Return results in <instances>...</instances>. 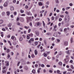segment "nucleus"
<instances>
[{"instance_id":"obj_46","label":"nucleus","mask_w":74,"mask_h":74,"mask_svg":"<svg viewBox=\"0 0 74 74\" xmlns=\"http://www.w3.org/2000/svg\"><path fill=\"white\" fill-rule=\"evenodd\" d=\"M2 30L3 31V32H5V29L4 28H3L2 29Z\"/></svg>"},{"instance_id":"obj_13","label":"nucleus","mask_w":74,"mask_h":74,"mask_svg":"<svg viewBox=\"0 0 74 74\" xmlns=\"http://www.w3.org/2000/svg\"><path fill=\"white\" fill-rule=\"evenodd\" d=\"M41 69V68H39L38 69V70H37L38 73H40V70Z\"/></svg>"},{"instance_id":"obj_25","label":"nucleus","mask_w":74,"mask_h":74,"mask_svg":"<svg viewBox=\"0 0 74 74\" xmlns=\"http://www.w3.org/2000/svg\"><path fill=\"white\" fill-rule=\"evenodd\" d=\"M10 10L11 11H13L14 10V8L13 7H12L10 8Z\"/></svg>"},{"instance_id":"obj_58","label":"nucleus","mask_w":74,"mask_h":74,"mask_svg":"<svg viewBox=\"0 0 74 74\" xmlns=\"http://www.w3.org/2000/svg\"><path fill=\"white\" fill-rule=\"evenodd\" d=\"M10 35H8L7 36V37H8V38H10Z\"/></svg>"},{"instance_id":"obj_63","label":"nucleus","mask_w":74,"mask_h":74,"mask_svg":"<svg viewBox=\"0 0 74 74\" xmlns=\"http://www.w3.org/2000/svg\"><path fill=\"white\" fill-rule=\"evenodd\" d=\"M71 59H74V57H73V56H71Z\"/></svg>"},{"instance_id":"obj_18","label":"nucleus","mask_w":74,"mask_h":74,"mask_svg":"<svg viewBox=\"0 0 74 74\" xmlns=\"http://www.w3.org/2000/svg\"><path fill=\"white\" fill-rule=\"evenodd\" d=\"M5 15V12H2V16H4V15Z\"/></svg>"},{"instance_id":"obj_60","label":"nucleus","mask_w":74,"mask_h":74,"mask_svg":"<svg viewBox=\"0 0 74 74\" xmlns=\"http://www.w3.org/2000/svg\"><path fill=\"white\" fill-rule=\"evenodd\" d=\"M14 14L15 15H16V12H14Z\"/></svg>"},{"instance_id":"obj_62","label":"nucleus","mask_w":74,"mask_h":74,"mask_svg":"<svg viewBox=\"0 0 74 74\" xmlns=\"http://www.w3.org/2000/svg\"><path fill=\"white\" fill-rule=\"evenodd\" d=\"M69 5L70 6H73V4L72 3H69Z\"/></svg>"},{"instance_id":"obj_37","label":"nucleus","mask_w":74,"mask_h":74,"mask_svg":"<svg viewBox=\"0 0 74 74\" xmlns=\"http://www.w3.org/2000/svg\"><path fill=\"white\" fill-rule=\"evenodd\" d=\"M38 4L39 5H42V3L41 2L39 3Z\"/></svg>"},{"instance_id":"obj_7","label":"nucleus","mask_w":74,"mask_h":74,"mask_svg":"<svg viewBox=\"0 0 74 74\" xmlns=\"http://www.w3.org/2000/svg\"><path fill=\"white\" fill-rule=\"evenodd\" d=\"M34 52L35 53V55H37V54L38 53V52H37V50L36 49L34 51Z\"/></svg>"},{"instance_id":"obj_5","label":"nucleus","mask_w":74,"mask_h":74,"mask_svg":"<svg viewBox=\"0 0 74 74\" xmlns=\"http://www.w3.org/2000/svg\"><path fill=\"white\" fill-rule=\"evenodd\" d=\"M26 14L27 15H31L32 16V13H31V12H26Z\"/></svg>"},{"instance_id":"obj_33","label":"nucleus","mask_w":74,"mask_h":74,"mask_svg":"<svg viewBox=\"0 0 74 74\" xmlns=\"http://www.w3.org/2000/svg\"><path fill=\"white\" fill-rule=\"evenodd\" d=\"M66 31H67V28H65L64 29V31L65 33H66Z\"/></svg>"},{"instance_id":"obj_55","label":"nucleus","mask_w":74,"mask_h":74,"mask_svg":"<svg viewBox=\"0 0 74 74\" xmlns=\"http://www.w3.org/2000/svg\"><path fill=\"white\" fill-rule=\"evenodd\" d=\"M16 24L17 25H20V23H19V22H17L16 23Z\"/></svg>"},{"instance_id":"obj_49","label":"nucleus","mask_w":74,"mask_h":74,"mask_svg":"<svg viewBox=\"0 0 74 74\" xmlns=\"http://www.w3.org/2000/svg\"><path fill=\"white\" fill-rule=\"evenodd\" d=\"M30 32H31V29H29L28 30V33H30Z\"/></svg>"},{"instance_id":"obj_50","label":"nucleus","mask_w":74,"mask_h":74,"mask_svg":"<svg viewBox=\"0 0 74 74\" xmlns=\"http://www.w3.org/2000/svg\"><path fill=\"white\" fill-rule=\"evenodd\" d=\"M70 7H67L66 8V10H69V9H70Z\"/></svg>"},{"instance_id":"obj_44","label":"nucleus","mask_w":74,"mask_h":74,"mask_svg":"<svg viewBox=\"0 0 74 74\" xmlns=\"http://www.w3.org/2000/svg\"><path fill=\"white\" fill-rule=\"evenodd\" d=\"M71 67L72 69H74V66L72 65L71 66Z\"/></svg>"},{"instance_id":"obj_15","label":"nucleus","mask_w":74,"mask_h":74,"mask_svg":"<svg viewBox=\"0 0 74 74\" xmlns=\"http://www.w3.org/2000/svg\"><path fill=\"white\" fill-rule=\"evenodd\" d=\"M6 13L7 14V15H8V16H9V15H10V12L9 11L7 12Z\"/></svg>"},{"instance_id":"obj_26","label":"nucleus","mask_w":74,"mask_h":74,"mask_svg":"<svg viewBox=\"0 0 74 74\" xmlns=\"http://www.w3.org/2000/svg\"><path fill=\"white\" fill-rule=\"evenodd\" d=\"M31 57L32 58H34L35 57V56H34V54H32L31 55Z\"/></svg>"},{"instance_id":"obj_11","label":"nucleus","mask_w":74,"mask_h":74,"mask_svg":"<svg viewBox=\"0 0 74 74\" xmlns=\"http://www.w3.org/2000/svg\"><path fill=\"white\" fill-rule=\"evenodd\" d=\"M64 60L65 63H67V62H69V60L68 59H65Z\"/></svg>"},{"instance_id":"obj_28","label":"nucleus","mask_w":74,"mask_h":74,"mask_svg":"<svg viewBox=\"0 0 74 74\" xmlns=\"http://www.w3.org/2000/svg\"><path fill=\"white\" fill-rule=\"evenodd\" d=\"M30 19H31V17H27V19L28 21V20H29Z\"/></svg>"},{"instance_id":"obj_56","label":"nucleus","mask_w":74,"mask_h":74,"mask_svg":"<svg viewBox=\"0 0 74 74\" xmlns=\"http://www.w3.org/2000/svg\"><path fill=\"white\" fill-rule=\"evenodd\" d=\"M60 11L58 9L57 10H56V12H59Z\"/></svg>"},{"instance_id":"obj_22","label":"nucleus","mask_w":74,"mask_h":74,"mask_svg":"<svg viewBox=\"0 0 74 74\" xmlns=\"http://www.w3.org/2000/svg\"><path fill=\"white\" fill-rule=\"evenodd\" d=\"M24 27L26 29H28L29 28H30V27H27L26 26H25Z\"/></svg>"},{"instance_id":"obj_8","label":"nucleus","mask_w":74,"mask_h":74,"mask_svg":"<svg viewBox=\"0 0 74 74\" xmlns=\"http://www.w3.org/2000/svg\"><path fill=\"white\" fill-rule=\"evenodd\" d=\"M70 41L71 44H72L73 42V38H70Z\"/></svg>"},{"instance_id":"obj_19","label":"nucleus","mask_w":74,"mask_h":74,"mask_svg":"<svg viewBox=\"0 0 74 74\" xmlns=\"http://www.w3.org/2000/svg\"><path fill=\"white\" fill-rule=\"evenodd\" d=\"M42 24L43 25V27H45V23L44 21H43L42 22Z\"/></svg>"},{"instance_id":"obj_54","label":"nucleus","mask_w":74,"mask_h":74,"mask_svg":"<svg viewBox=\"0 0 74 74\" xmlns=\"http://www.w3.org/2000/svg\"><path fill=\"white\" fill-rule=\"evenodd\" d=\"M54 17L52 16L51 17V20H52L53 21L54 20Z\"/></svg>"},{"instance_id":"obj_36","label":"nucleus","mask_w":74,"mask_h":74,"mask_svg":"<svg viewBox=\"0 0 74 74\" xmlns=\"http://www.w3.org/2000/svg\"><path fill=\"white\" fill-rule=\"evenodd\" d=\"M11 51V50L9 49H8L7 50V51L8 53V52H10Z\"/></svg>"},{"instance_id":"obj_48","label":"nucleus","mask_w":74,"mask_h":74,"mask_svg":"<svg viewBox=\"0 0 74 74\" xmlns=\"http://www.w3.org/2000/svg\"><path fill=\"white\" fill-rule=\"evenodd\" d=\"M60 71L59 70H57V73L58 74H59V73H60Z\"/></svg>"},{"instance_id":"obj_45","label":"nucleus","mask_w":74,"mask_h":74,"mask_svg":"<svg viewBox=\"0 0 74 74\" xmlns=\"http://www.w3.org/2000/svg\"><path fill=\"white\" fill-rule=\"evenodd\" d=\"M60 18H64V16L63 15H60Z\"/></svg>"},{"instance_id":"obj_47","label":"nucleus","mask_w":74,"mask_h":74,"mask_svg":"<svg viewBox=\"0 0 74 74\" xmlns=\"http://www.w3.org/2000/svg\"><path fill=\"white\" fill-rule=\"evenodd\" d=\"M30 41H34V38H31L30 39Z\"/></svg>"},{"instance_id":"obj_4","label":"nucleus","mask_w":74,"mask_h":74,"mask_svg":"<svg viewBox=\"0 0 74 74\" xmlns=\"http://www.w3.org/2000/svg\"><path fill=\"white\" fill-rule=\"evenodd\" d=\"M11 39H12V40L14 41V40H16V37H15L14 36H12L11 37Z\"/></svg>"},{"instance_id":"obj_43","label":"nucleus","mask_w":74,"mask_h":74,"mask_svg":"<svg viewBox=\"0 0 74 74\" xmlns=\"http://www.w3.org/2000/svg\"><path fill=\"white\" fill-rule=\"evenodd\" d=\"M25 70H27V69H28V68H27V66H25Z\"/></svg>"},{"instance_id":"obj_6","label":"nucleus","mask_w":74,"mask_h":74,"mask_svg":"<svg viewBox=\"0 0 74 74\" xmlns=\"http://www.w3.org/2000/svg\"><path fill=\"white\" fill-rule=\"evenodd\" d=\"M3 6L5 7H6L7 6H8V3H7V2L5 3L4 4H3Z\"/></svg>"},{"instance_id":"obj_59","label":"nucleus","mask_w":74,"mask_h":74,"mask_svg":"<svg viewBox=\"0 0 74 74\" xmlns=\"http://www.w3.org/2000/svg\"><path fill=\"white\" fill-rule=\"evenodd\" d=\"M3 73H5V70H3L2 71Z\"/></svg>"},{"instance_id":"obj_51","label":"nucleus","mask_w":74,"mask_h":74,"mask_svg":"<svg viewBox=\"0 0 74 74\" xmlns=\"http://www.w3.org/2000/svg\"><path fill=\"white\" fill-rule=\"evenodd\" d=\"M29 26H30L31 27H32L33 26L32 25V22L30 23Z\"/></svg>"},{"instance_id":"obj_52","label":"nucleus","mask_w":74,"mask_h":74,"mask_svg":"<svg viewBox=\"0 0 74 74\" xmlns=\"http://www.w3.org/2000/svg\"><path fill=\"white\" fill-rule=\"evenodd\" d=\"M57 41L58 42H60V40L58 39H57Z\"/></svg>"},{"instance_id":"obj_64","label":"nucleus","mask_w":74,"mask_h":74,"mask_svg":"<svg viewBox=\"0 0 74 74\" xmlns=\"http://www.w3.org/2000/svg\"><path fill=\"white\" fill-rule=\"evenodd\" d=\"M40 23L39 22H38L37 23V26H39V25H40Z\"/></svg>"},{"instance_id":"obj_14","label":"nucleus","mask_w":74,"mask_h":74,"mask_svg":"<svg viewBox=\"0 0 74 74\" xmlns=\"http://www.w3.org/2000/svg\"><path fill=\"white\" fill-rule=\"evenodd\" d=\"M11 26H12V24L10 23L8 24V27H11Z\"/></svg>"},{"instance_id":"obj_29","label":"nucleus","mask_w":74,"mask_h":74,"mask_svg":"<svg viewBox=\"0 0 74 74\" xmlns=\"http://www.w3.org/2000/svg\"><path fill=\"white\" fill-rule=\"evenodd\" d=\"M44 44L45 45H47V40H44Z\"/></svg>"},{"instance_id":"obj_24","label":"nucleus","mask_w":74,"mask_h":74,"mask_svg":"<svg viewBox=\"0 0 74 74\" xmlns=\"http://www.w3.org/2000/svg\"><path fill=\"white\" fill-rule=\"evenodd\" d=\"M11 57V56H10V54H8L7 56V58H8V59L10 58Z\"/></svg>"},{"instance_id":"obj_9","label":"nucleus","mask_w":74,"mask_h":74,"mask_svg":"<svg viewBox=\"0 0 74 74\" xmlns=\"http://www.w3.org/2000/svg\"><path fill=\"white\" fill-rule=\"evenodd\" d=\"M64 45L65 46H67V45H68V42L67 41L65 42H64Z\"/></svg>"},{"instance_id":"obj_3","label":"nucleus","mask_w":74,"mask_h":74,"mask_svg":"<svg viewBox=\"0 0 74 74\" xmlns=\"http://www.w3.org/2000/svg\"><path fill=\"white\" fill-rule=\"evenodd\" d=\"M5 65L7 67L9 66V61H5Z\"/></svg>"},{"instance_id":"obj_23","label":"nucleus","mask_w":74,"mask_h":74,"mask_svg":"<svg viewBox=\"0 0 74 74\" xmlns=\"http://www.w3.org/2000/svg\"><path fill=\"white\" fill-rule=\"evenodd\" d=\"M8 43L10 45V46H11V45H12V44H11V41H10L8 40Z\"/></svg>"},{"instance_id":"obj_10","label":"nucleus","mask_w":74,"mask_h":74,"mask_svg":"<svg viewBox=\"0 0 74 74\" xmlns=\"http://www.w3.org/2000/svg\"><path fill=\"white\" fill-rule=\"evenodd\" d=\"M20 21L21 22H23L24 21V18H23L21 17L20 19Z\"/></svg>"},{"instance_id":"obj_38","label":"nucleus","mask_w":74,"mask_h":74,"mask_svg":"<svg viewBox=\"0 0 74 74\" xmlns=\"http://www.w3.org/2000/svg\"><path fill=\"white\" fill-rule=\"evenodd\" d=\"M44 12V10H42V11H40V14H42V13H43V12Z\"/></svg>"},{"instance_id":"obj_27","label":"nucleus","mask_w":74,"mask_h":74,"mask_svg":"<svg viewBox=\"0 0 74 74\" xmlns=\"http://www.w3.org/2000/svg\"><path fill=\"white\" fill-rule=\"evenodd\" d=\"M3 23V20H0V24H2Z\"/></svg>"},{"instance_id":"obj_41","label":"nucleus","mask_w":74,"mask_h":74,"mask_svg":"<svg viewBox=\"0 0 74 74\" xmlns=\"http://www.w3.org/2000/svg\"><path fill=\"white\" fill-rule=\"evenodd\" d=\"M20 12H21V13H23V12H24V11L23 10H20Z\"/></svg>"},{"instance_id":"obj_34","label":"nucleus","mask_w":74,"mask_h":74,"mask_svg":"<svg viewBox=\"0 0 74 74\" xmlns=\"http://www.w3.org/2000/svg\"><path fill=\"white\" fill-rule=\"evenodd\" d=\"M29 35H28L27 36V39H28V40H29V39H30V37L29 36Z\"/></svg>"},{"instance_id":"obj_16","label":"nucleus","mask_w":74,"mask_h":74,"mask_svg":"<svg viewBox=\"0 0 74 74\" xmlns=\"http://www.w3.org/2000/svg\"><path fill=\"white\" fill-rule=\"evenodd\" d=\"M19 40L20 41H22V40H23V38L22 37H20L19 39Z\"/></svg>"},{"instance_id":"obj_39","label":"nucleus","mask_w":74,"mask_h":74,"mask_svg":"<svg viewBox=\"0 0 74 74\" xmlns=\"http://www.w3.org/2000/svg\"><path fill=\"white\" fill-rule=\"evenodd\" d=\"M41 67H42L44 68V67H45V65H44V64H42L41 65Z\"/></svg>"},{"instance_id":"obj_53","label":"nucleus","mask_w":74,"mask_h":74,"mask_svg":"<svg viewBox=\"0 0 74 74\" xmlns=\"http://www.w3.org/2000/svg\"><path fill=\"white\" fill-rule=\"evenodd\" d=\"M29 7H28V6L26 5L25 6V8H26V9H27V8H28Z\"/></svg>"},{"instance_id":"obj_21","label":"nucleus","mask_w":74,"mask_h":74,"mask_svg":"<svg viewBox=\"0 0 74 74\" xmlns=\"http://www.w3.org/2000/svg\"><path fill=\"white\" fill-rule=\"evenodd\" d=\"M43 55L45 57H47V53H43Z\"/></svg>"},{"instance_id":"obj_1","label":"nucleus","mask_w":74,"mask_h":74,"mask_svg":"<svg viewBox=\"0 0 74 74\" xmlns=\"http://www.w3.org/2000/svg\"><path fill=\"white\" fill-rule=\"evenodd\" d=\"M65 22L66 23H68L69 22V16L66 17L65 18Z\"/></svg>"},{"instance_id":"obj_40","label":"nucleus","mask_w":74,"mask_h":74,"mask_svg":"<svg viewBox=\"0 0 74 74\" xmlns=\"http://www.w3.org/2000/svg\"><path fill=\"white\" fill-rule=\"evenodd\" d=\"M46 4L47 5H49V1H47V2Z\"/></svg>"},{"instance_id":"obj_31","label":"nucleus","mask_w":74,"mask_h":74,"mask_svg":"<svg viewBox=\"0 0 74 74\" xmlns=\"http://www.w3.org/2000/svg\"><path fill=\"white\" fill-rule=\"evenodd\" d=\"M73 70L70 69H69L67 70V71H72Z\"/></svg>"},{"instance_id":"obj_35","label":"nucleus","mask_w":74,"mask_h":74,"mask_svg":"<svg viewBox=\"0 0 74 74\" xmlns=\"http://www.w3.org/2000/svg\"><path fill=\"white\" fill-rule=\"evenodd\" d=\"M32 73H36V71L34 69L32 70Z\"/></svg>"},{"instance_id":"obj_12","label":"nucleus","mask_w":74,"mask_h":74,"mask_svg":"<svg viewBox=\"0 0 74 74\" xmlns=\"http://www.w3.org/2000/svg\"><path fill=\"white\" fill-rule=\"evenodd\" d=\"M28 36H29V37H32L33 36V34L32 33H31L29 34H28Z\"/></svg>"},{"instance_id":"obj_32","label":"nucleus","mask_w":74,"mask_h":74,"mask_svg":"<svg viewBox=\"0 0 74 74\" xmlns=\"http://www.w3.org/2000/svg\"><path fill=\"white\" fill-rule=\"evenodd\" d=\"M62 53H63L62 51H60L59 52V55H62Z\"/></svg>"},{"instance_id":"obj_57","label":"nucleus","mask_w":74,"mask_h":74,"mask_svg":"<svg viewBox=\"0 0 74 74\" xmlns=\"http://www.w3.org/2000/svg\"><path fill=\"white\" fill-rule=\"evenodd\" d=\"M67 73V71H65L63 72V74H66Z\"/></svg>"},{"instance_id":"obj_20","label":"nucleus","mask_w":74,"mask_h":74,"mask_svg":"<svg viewBox=\"0 0 74 74\" xmlns=\"http://www.w3.org/2000/svg\"><path fill=\"white\" fill-rule=\"evenodd\" d=\"M58 64L60 65V66H62V62H59L58 63Z\"/></svg>"},{"instance_id":"obj_61","label":"nucleus","mask_w":74,"mask_h":74,"mask_svg":"<svg viewBox=\"0 0 74 74\" xmlns=\"http://www.w3.org/2000/svg\"><path fill=\"white\" fill-rule=\"evenodd\" d=\"M59 21H62V18H60L59 19Z\"/></svg>"},{"instance_id":"obj_42","label":"nucleus","mask_w":74,"mask_h":74,"mask_svg":"<svg viewBox=\"0 0 74 74\" xmlns=\"http://www.w3.org/2000/svg\"><path fill=\"white\" fill-rule=\"evenodd\" d=\"M56 3H59V1L58 0H56Z\"/></svg>"},{"instance_id":"obj_17","label":"nucleus","mask_w":74,"mask_h":74,"mask_svg":"<svg viewBox=\"0 0 74 74\" xmlns=\"http://www.w3.org/2000/svg\"><path fill=\"white\" fill-rule=\"evenodd\" d=\"M0 34H1V36L2 37H3V36H4V35H3V32H1L0 33Z\"/></svg>"},{"instance_id":"obj_2","label":"nucleus","mask_w":74,"mask_h":74,"mask_svg":"<svg viewBox=\"0 0 74 74\" xmlns=\"http://www.w3.org/2000/svg\"><path fill=\"white\" fill-rule=\"evenodd\" d=\"M71 52H72V50H70L66 51L65 52V53L67 54H69V55H70V53H71Z\"/></svg>"},{"instance_id":"obj_30","label":"nucleus","mask_w":74,"mask_h":74,"mask_svg":"<svg viewBox=\"0 0 74 74\" xmlns=\"http://www.w3.org/2000/svg\"><path fill=\"white\" fill-rule=\"evenodd\" d=\"M35 45H38V42L37 41H36L35 42Z\"/></svg>"}]
</instances>
